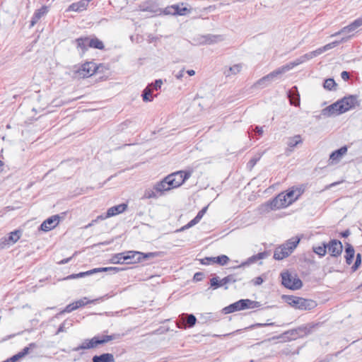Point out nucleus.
<instances>
[{
    "mask_svg": "<svg viewBox=\"0 0 362 362\" xmlns=\"http://www.w3.org/2000/svg\"><path fill=\"white\" fill-rule=\"evenodd\" d=\"M322 322H311L299 326L295 329L284 332L281 337L287 341L296 340L298 338H303L316 331L322 325Z\"/></svg>",
    "mask_w": 362,
    "mask_h": 362,
    "instance_id": "1",
    "label": "nucleus"
},
{
    "mask_svg": "<svg viewBox=\"0 0 362 362\" xmlns=\"http://www.w3.org/2000/svg\"><path fill=\"white\" fill-rule=\"evenodd\" d=\"M281 298L292 308L300 310H311L317 306L315 300L299 296L283 295Z\"/></svg>",
    "mask_w": 362,
    "mask_h": 362,
    "instance_id": "2",
    "label": "nucleus"
},
{
    "mask_svg": "<svg viewBox=\"0 0 362 362\" xmlns=\"http://www.w3.org/2000/svg\"><path fill=\"white\" fill-rule=\"evenodd\" d=\"M262 305L259 301L252 300L250 299H240L222 309V313L224 314H230L234 312L244 310L250 308H257Z\"/></svg>",
    "mask_w": 362,
    "mask_h": 362,
    "instance_id": "3",
    "label": "nucleus"
},
{
    "mask_svg": "<svg viewBox=\"0 0 362 362\" xmlns=\"http://www.w3.org/2000/svg\"><path fill=\"white\" fill-rule=\"evenodd\" d=\"M282 285L291 290H298L302 288L303 282L296 276H293L288 272H282L281 274Z\"/></svg>",
    "mask_w": 362,
    "mask_h": 362,
    "instance_id": "4",
    "label": "nucleus"
},
{
    "mask_svg": "<svg viewBox=\"0 0 362 362\" xmlns=\"http://www.w3.org/2000/svg\"><path fill=\"white\" fill-rule=\"evenodd\" d=\"M241 280L242 278L238 277L236 274H229L222 279H220L217 276H214L210 279V288L213 290H216L227 284L235 283Z\"/></svg>",
    "mask_w": 362,
    "mask_h": 362,
    "instance_id": "5",
    "label": "nucleus"
},
{
    "mask_svg": "<svg viewBox=\"0 0 362 362\" xmlns=\"http://www.w3.org/2000/svg\"><path fill=\"white\" fill-rule=\"evenodd\" d=\"M340 107V112L343 113L355 108L356 107L360 106V100L357 95H349L344 96L340 100H338Z\"/></svg>",
    "mask_w": 362,
    "mask_h": 362,
    "instance_id": "6",
    "label": "nucleus"
},
{
    "mask_svg": "<svg viewBox=\"0 0 362 362\" xmlns=\"http://www.w3.org/2000/svg\"><path fill=\"white\" fill-rule=\"evenodd\" d=\"M126 264H135L146 260L150 257L156 255V252L143 253L136 251L124 252Z\"/></svg>",
    "mask_w": 362,
    "mask_h": 362,
    "instance_id": "7",
    "label": "nucleus"
},
{
    "mask_svg": "<svg viewBox=\"0 0 362 362\" xmlns=\"http://www.w3.org/2000/svg\"><path fill=\"white\" fill-rule=\"evenodd\" d=\"M197 321V320L194 315L182 313L178 317L177 320V327L182 329L192 328L196 325Z\"/></svg>",
    "mask_w": 362,
    "mask_h": 362,
    "instance_id": "8",
    "label": "nucleus"
},
{
    "mask_svg": "<svg viewBox=\"0 0 362 362\" xmlns=\"http://www.w3.org/2000/svg\"><path fill=\"white\" fill-rule=\"evenodd\" d=\"M291 204V202H289L285 193L284 192L279 194L276 197L270 200L267 204V205L269 206L270 209L272 210L285 208Z\"/></svg>",
    "mask_w": 362,
    "mask_h": 362,
    "instance_id": "9",
    "label": "nucleus"
},
{
    "mask_svg": "<svg viewBox=\"0 0 362 362\" xmlns=\"http://www.w3.org/2000/svg\"><path fill=\"white\" fill-rule=\"evenodd\" d=\"M98 69L96 64L92 62H88L82 64L79 68L74 70L81 78H86L93 75Z\"/></svg>",
    "mask_w": 362,
    "mask_h": 362,
    "instance_id": "10",
    "label": "nucleus"
},
{
    "mask_svg": "<svg viewBox=\"0 0 362 362\" xmlns=\"http://www.w3.org/2000/svg\"><path fill=\"white\" fill-rule=\"evenodd\" d=\"M317 57L315 50L310 52L308 53H306L300 57L296 59L294 61L291 62L286 64L284 65L287 71H290L291 69H293L295 66L300 65L314 57Z\"/></svg>",
    "mask_w": 362,
    "mask_h": 362,
    "instance_id": "11",
    "label": "nucleus"
},
{
    "mask_svg": "<svg viewBox=\"0 0 362 362\" xmlns=\"http://www.w3.org/2000/svg\"><path fill=\"white\" fill-rule=\"evenodd\" d=\"M328 252L332 257H337L341 255L343 250V245L340 240L332 239L327 243Z\"/></svg>",
    "mask_w": 362,
    "mask_h": 362,
    "instance_id": "12",
    "label": "nucleus"
},
{
    "mask_svg": "<svg viewBox=\"0 0 362 362\" xmlns=\"http://www.w3.org/2000/svg\"><path fill=\"white\" fill-rule=\"evenodd\" d=\"M175 188H177L176 182L173 181V177L170 175H168L160 181V196Z\"/></svg>",
    "mask_w": 362,
    "mask_h": 362,
    "instance_id": "13",
    "label": "nucleus"
},
{
    "mask_svg": "<svg viewBox=\"0 0 362 362\" xmlns=\"http://www.w3.org/2000/svg\"><path fill=\"white\" fill-rule=\"evenodd\" d=\"M61 217L59 214L52 216L45 220L40 226V230L47 232L54 228L59 222Z\"/></svg>",
    "mask_w": 362,
    "mask_h": 362,
    "instance_id": "14",
    "label": "nucleus"
},
{
    "mask_svg": "<svg viewBox=\"0 0 362 362\" xmlns=\"http://www.w3.org/2000/svg\"><path fill=\"white\" fill-rule=\"evenodd\" d=\"M361 26H362V18H358L355 19L353 22H351L350 24H349L348 25L343 27L339 31L332 34L331 35V37L337 36V35H341L343 33H349L354 32Z\"/></svg>",
    "mask_w": 362,
    "mask_h": 362,
    "instance_id": "15",
    "label": "nucleus"
},
{
    "mask_svg": "<svg viewBox=\"0 0 362 362\" xmlns=\"http://www.w3.org/2000/svg\"><path fill=\"white\" fill-rule=\"evenodd\" d=\"M173 177V181L176 182L177 187L181 186L192 175L191 170H178L170 174Z\"/></svg>",
    "mask_w": 362,
    "mask_h": 362,
    "instance_id": "16",
    "label": "nucleus"
},
{
    "mask_svg": "<svg viewBox=\"0 0 362 362\" xmlns=\"http://www.w3.org/2000/svg\"><path fill=\"white\" fill-rule=\"evenodd\" d=\"M340 107L341 105L337 100V102L322 109L321 110V115H323V117L325 118L343 114L342 112H340Z\"/></svg>",
    "mask_w": 362,
    "mask_h": 362,
    "instance_id": "17",
    "label": "nucleus"
},
{
    "mask_svg": "<svg viewBox=\"0 0 362 362\" xmlns=\"http://www.w3.org/2000/svg\"><path fill=\"white\" fill-rule=\"evenodd\" d=\"M115 339V335H98L93 337L92 339L89 340V344L88 346H90L91 349L95 348L98 345L104 344L110 341H112Z\"/></svg>",
    "mask_w": 362,
    "mask_h": 362,
    "instance_id": "18",
    "label": "nucleus"
},
{
    "mask_svg": "<svg viewBox=\"0 0 362 362\" xmlns=\"http://www.w3.org/2000/svg\"><path fill=\"white\" fill-rule=\"evenodd\" d=\"M158 79H156L154 83L152 85H148L141 94L142 99L144 102H151L153 99V96L152 95L153 90H158Z\"/></svg>",
    "mask_w": 362,
    "mask_h": 362,
    "instance_id": "19",
    "label": "nucleus"
},
{
    "mask_svg": "<svg viewBox=\"0 0 362 362\" xmlns=\"http://www.w3.org/2000/svg\"><path fill=\"white\" fill-rule=\"evenodd\" d=\"M22 230L20 229L15 230L8 233V237H5L1 239L2 244H14L16 243L21 237Z\"/></svg>",
    "mask_w": 362,
    "mask_h": 362,
    "instance_id": "20",
    "label": "nucleus"
},
{
    "mask_svg": "<svg viewBox=\"0 0 362 362\" xmlns=\"http://www.w3.org/2000/svg\"><path fill=\"white\" fill-rule=\"evenodd\" d=\"M287 96L291 105L295 107L300 105V94L298 93V88L296 86H293L288 91Z\"/></svg>",
    "mask_w": 362,
    "mask_h": 362,
    "instance_id": "21",
    "label": "nucleus"
},
{
    "mask_svg": "<svg viewBox=\"0 0 362 362\" xmlns=\"http://www.w3.org/2000/svg\"><path fill=\"white\" fill-rule=\"evenodd\" d=\"M287 71L284 66V65L279 67L278 69L274 70L273 71L270 72L267 75L263 76V81H267L269 84L274 80L275 78L286 73Z\"/></svg>",
    "mask_w": 362,
    "mask_h": 362,
    "instance_id": "22",
    "label": "nucleus"
},
{
    "mask_svg": "<svg viewBox=\"0 0 362 362\" xmlns=\"http://www.w3.org/2000/svg\"><path fill=\"white\" fill-rule=\"evenodd\" d=\"M291 253H289L286 247L284 244L276 247L274 252V258L276 260H282L288 257Z\"/></svg>",
    "mask_w": 362,
    "mask_h": 362,
    "instance_id": "23",
    "label": "nucleus"
},
{
    "mask_svg": "<svg viewBox=\"0 0 362 362\" xmlns=\"http://www.w3.org/2000/svg\"><path fill=\"white\" fill-rule=\"evenodd\" d=\"M47 12L48 7L46 6H42L40 8L37 9L32 17L29 28H33L38 22V21Z\"/></svg>",
    "mask_w": 362,
    "mask_h": 362,
    "instance_id": "24",
    "label": "nucleus"
},
{
    "mask_svg": "<svg viewBox=\"0 0 362 362\" xmlns=\"http://www.w3.org/2000/svg\"><path fill=\"white\" fill-rule=\"evenodd\" d=\"M347 146H343L339 149H337L331 153L329 155V160L332 161V163H338L342 156L346 154L347 152Z\"/></svg>",
    "mask_w": 362,
    "mask_h": 362,
    "instance_id": "25",
    "label": "nucleus"
},
{
    "mask_svg": "<svg viewBox=\"0 0 362 362\" xmlns=\"http://www.w3.org/2000/svg\"><path fill=\"white\" fill-rule=\"evenodd\" d=\"M91 0H81L78 2L71 4L67 8L68 11L81 12L86 10L89 2Z\"/></svg>",
    "mask_w": 362,
    "mask_h": 362,
    "instance_id": "26",
    "label": "nucleus"
},
{
    "mask_svg": "<svg viewBox=\"0 0 362 362\" xmlns=\"http://www.w3.org/2000/svg\"><path fill=\"white\" fill-rule=\"evenodd\" d=\"M303 143V139L300 134L295 135L293 136L288 137L286 141V144L288 148L286 150V152H292L294 148Z\"/></svg>",
    "mask_w": 362,
    "mask_h": 362,
    "instance_id": "27",
    "label": "nucleus"
},
{
    "mask_svg": "<svg viewBox=\"0 0 362 362\" xmlns=\"http://www.w3.org/2000/svg\"><path fill=\"white\" fill-rule=\"evenodd\" d=\"M127 208V204H120L109 208L105 214V217H112L124 212Z\"/></svg>",
    "mask_w": 362,
    "mask_h": 362,
    "instance_id": "28",
    "label": "nucleus"
},
{
    "mask_svg": "<svg viewBox=\"0 0 362 362\" xmlns=\"http://www.w3.org/2000/svg\"><path fill=\"white\" fill-rule=\"evenodd\" d=\"M202 43L211 45L223 40V37L221 35L207 34L202 36Z\"/></svg>",
    "mask_w": 362,
    "mask_h": 362,
    "instance_id": "29",
    "label": "nucleus"
},
{
    "mask_svg": "<svg viewBox=\"0 0 362 362\" xmlns=\"http://www.w3.org/2000/svg\"><path fill=\"white\" fill-rule=\"evenodd\" d=\"M355 255V250L354 247L350 244L346 243L345 245V255L344 258L346 263L350 265L354 260Z\"/></svg>",
    "mask_w": 362,
    "mask_h": 362,
    "instance_id": "30",
    "label": "nucleus"
},
{
    "mask_svg": "<svg viewBox=\"0 0 362 362\" xmlns=\"http://www.w3.org/2000/svg\"><path fill=\"white\" fill-rule=\"evenodd\" d=\"M185 4L182 2L177 4H173L174 16H186L190 13L191 9L185 6Z\"/></svg>",
    "mask_w": 362,
    "mask_h": 362,
    "instance_id": "31",
    "label": "nucleus"
},
{
    "mask_svg": "<svg viewBox=\"0 0 362 362\" xmlns=\"http://www.w3.org/2000/svg\"><path fill=\"white\" fill-rule=\"evenodd\" d=\"M300 238L298 236L292 237L287 240L284 243L285 247H287L289 253H292L299 244Z\"/></svg>",
    "mask_w": 362,
    "mask_h": 362,
    "instance_id": "32",
    "label": "nucleus"
},
{
    "mask_svg": "<svg viewBox=\"0 0 362 362\" xmlns=\"http://www.w3.org/2000/svg\"><path fill=\"white\" fill-rule=\"evenodd\" d=\"M92 362H115V358L112 354L105 353L99 356H94Z\"/></svg>",
    "mask_w": 362,
    "mask_h": 362,
    "instance_id": "33",
    "label": "nucleus"
},
{
    "mask_svg": "<svg viewBox=\"0 0 362 362\" xmlns=\"http://www.w3.org/2000/svg\"><path fill=\"white\" fill-rule=\"evenodd\" d=\"M158 193V182L154 184L153 188H148L145 190L143 196L144 199H151L156 197Z\"/></svg>",
    "mask_w": 362,
    "mask_h": 362,
    "instance_id": "34",
    "label": "nucleus"
},
{
    "mask_svg": "<svg viewBox=\"0 0 362 362\" xmlns=\"http://www.w3.org/2000/svg\"><path fill=\"white\" fill-rule=\"evenodd\" d=\"M95 273H96V270L95 269H93L88 270L87 272H79L78 274H73L69 275L66 277H65L64 279V280H69V279L82 278V277H85L86 276H89L91 274H95Z\"/></svg>",
    "mask_w": 362,
    "mask_h": 362,
    "instance_id": "35",
    "label": "nucleus"
},
{
    "mask_svg": "<svg viewBox=\"0 0 362 362\" xmlns=\"http://www.w3.org/2000/svg\"><path fill=\"white\" fill-rule=\"evenodd\" d=\"M88 40L89 37H79L75 40V42L76 44L77 48H80L83 52L87 50L88 47Z\"/></svg>",
    "mask_w": 362,
    "mask_h": 362,
    "instance_id": "36",
    "label": "nucleus"
},
{
    "mask_svg": "<svg viewBox=\"0 0 362 362\" xmlns=\"http://www.w3.org/2000/svg\"><path fill=\"white\" fill-rule=\"evenodd\" d=\"M88 47L95 48V49H100V50L104 49V48H105L103 42L97 37H94L92 39L89 38Z\"/></svg>",
    "mask_w": 362,
    "mask_h": 362,
    "instance_id": "37",
    "label": "nucleus"
},
{
    "mask_svg": "<svg viewBox=\"0 0 362 362\" xmlns=\"http://www.w3.org/2000/svg\"><path fill=\"white\" fill-rule=\"evenodd\" d=\"M124 254H125L124 252L117 253V254H115L111 257L110 262L112 264H123V263H126L125 255Z\"/></svg>",
    "mask_w": 362,
    "mask_h": 362,
    "instance_id": "38",
    "label": "nucleus"
},
{
    "mask_svg": "<svg viewBox=\"0 0 362 362\" xmlns=\"http://www.w3.org/2000/svg\"><path fill=\"white\" fill-rule=\"evenodd\" d=\"M337 46V42H335V41H333L330 43L325 45V46L317 48V49H315V52H316L317 55L319 56L321 54H322L323 52H325L327 50H329L332 48H334Z\"/></svg>",
    "mask_w": 362,
    "mask_h": 362,
    "instance_id": "39",
    "label": "nucleus"
},
{
    "mask_svg": "<svg viewBox=\"0 0 362 362\" xmlns=\"http://www.w3.org/2000/svg\"><path fill=\"white\" fill-rule=\"evenodd\" d=\"M327 243H323L322 245L313 247V250L315 253L318 255L320 257H324L327 252Z\"/></svg>",
    "mask_w": 362,
    "mask_h": 362,
    "instance_id": "40",
    "label": "nucleus"
},
{
    "mask_svg": "<svg viewBox=\"0 0 362 362\" xmlns=\"http://www.w3.org/2000/svg\"><path fill=\"white\" fill-rule=\"evenodd\" d=\"M214 263L219 265H226L229 262V257L225 255H221L218 257H214Z\"/></svg>",
    "mask_w": 362,
    "mask_h": 362,
    "instance_id": "41",
    "label": "nucleus"
},
{
    "mask_svg": "<svg viewBox=\"0 0 362 362\" xmlns=\"http://www.w3.org/2000/svg\"><path fill=\"white\" fill-rule=\"evenodd\" d=\"M336 86L335 81L332 78L325 79L323 83V87L329 90H332Z\"/></svg>",
    "mask_w": 362,
    "mask_h": 362,
    "instance_id": "42",
    "label": "nucleus"
},
{
    "mask_svg": "<svg viewBox=\"0 0 362 362\" xmlns=\"http://www.w3.org/2000/svg\"><path fill=\"white\" fill-rule=\"evenodd\" d=\"M291 188L296 193L295 199H298L305 192V186L304 185H300L298 186H293Z\"/></svg>",
    "mask_w": 362,
    "mask_h": 362,
    "instance_id": "43",
    "label": "nucleus"
},
{
    "mask_svg": "<svg viewBox=\"0 0 362 362\" xmlns=\"http://www.w3.org/2000/svg\"><path fill=\"white\" fill-rule=\"evenodd\" d=\"M95 269L96 270V273L103 272H107V271H112L115 273H116V272H118L119 271L123 270V269H122V268L113 267L95 268Z\"/></svg>",
    "mask_w": 362,
    "mask_h": 362,
    "instance_id": "44",
    "label": "nucleus"
},
{
    "mask_svg": "<svg viewBox=\"0 0 362 362\" xmlns=\"http://www.w3.org/2000/svg\"><path fill=\"white\" fill-rule=\"evenodd\" d=\"M284 193L289 202H291V204L297 200L295 199L296 193L291 187L288 188Z\"/></svg>",
    "mask_w": 362,
    "mask_h": 362,
    "instance_id": "45",
    "label": "nucleus"
},
{
    "mask_svg": "<svg viewBox=\"0 0 362 362\" xmlns=\"http://www.w3.org/2000/svg\"><path fill=\"white\" fill-rule=\"evenodd\" d=\"M257 261V259L256 258L255 255H252L251 257H250L249 258H247V259L243 262H242L240 265H238L237 267V268H241V267H244L245 266H248L251 264H253L255 262H256Z\"/></svg>",
    "mask_w": 362,
    "mask_h": 362,
    "instance_id": "46",
    "label": "nucleus"
},
{
    "mask_svg": "<svg viewBox=\"0 0 362 362\" xmlns=\"http://www.w3.org/2000/svg\"><path fill=\"white\" fill-rule=\"evenodd\" d=\"M361 264V255L360 253H357L356 256L355 262L351 267L352 272H356Z\"/></svg>",
    "mask_w": 362,
    "mask_h": 362,
    "instance_id": "47",
    "label": "nucleus"
},
{
    "mask_svg": "<svg viewBox=\"0 0 362 362\" xmlns=\"http://www.w3.org/2000/svg\"><path fill=\"white\" fill-rule=\"evenodd\" d=\"M269 326H276L275 322H266V323H256L254 325H250L247 329H252L257 327H269Z\"/></svg>",
    "mask_w": 362,
    "mask_h": 362,
    "instance_id": "48",
    "label": "nucleus"
},
{
    "mask_svg": "<svg viewBox=\"0 0 362 362\" xmlns=\"http://www.w3.org/2000/svg\"><path fill=\"white\" fill-rule=\"evenodd\" d=\"M89 340L90 339H85L81 345H79L77 347L74 348L73 351H78L81 350V349H91L90 346H88V345H90Z\"/></svg>",
    "mask_w": 362,
    "mask_h": 362,
    "instance_id": "49",
    "label": "nucleus"
},
{
    "mask_svg": "<svg viewBox=\"0 0 362 362\" xmlns=\"http://www.w3.org/2000/svg\"><path fill=\"white\" fill-rule=\"evenodd\" d=\"M260 158V156L252 158L247 163V168L252 170L254 168V166L257 164V163L259 160Z\"/></svg>",
    "mask_w": 362,
    "mask_h": 362,
    "instance_id": "50",
    "label": "nucleus"
},
{
    "mask_svg": "<svg viewBox=\"0 0 362 362\" xmlns=\"http://www.w3.org/2000/svg\"><path fill=\"white\" fill-rule=\"evenodd\" d=\"M86 299H87L86 298H83L76 300L74 303L75 305L78 306V308H79L81 307H83V306L88 304V303L94 302V300H86Z\"/></svg>",
    "mask_w": 362,
    "mask_h": 362,
    "instance_id": "51",
    "label": "nucleus"
},
{
    "mask_svg": "<svg viewBox=\"0 0 362 362\" xmlns=\"http://www.w3.org/2000/svg\"><path fill=\"white\" fill-rule=\"evenodd\" d=\"M160 14H163V15H166V16H168V15L174 16L173 5H170V6L165 7L163 11H161L160 9Z\"/></svg>",
    "mask_w": 362,
    "mask_h": 362,
    "instance_id": "52",
    "label": "nucleus"
},
{
    "mask_svg": "<svg viewBox=\"0 0 362 362\" xmlns=\"http://www.w3.org/2000/svg\"><path fill=\"white\" fill-rule=\"evenodd\" d=\"M198 223H199V221L194 217L187 224H186L185 226H182L179 230L180 231H183V230H185L186 229H188V228L194 226V225H196Z\"/></svg>",
    "mask_w": 362,
    "mask_h": 362,
    "instance_id": "53",
    "label": "nucleus"
},
{
    "mask_svg": "<svg viewBox=\"0 0 362 362\" xmlns=\"http://www.w3.org/2000/svg\"><path fill=\"white\" fill-rule=\"evenodd\" d=\"M76 309H78V306H76L74 303H72L67 305L65 307V308L62 311L60 312L59 314H62L64 313H71Z\"/></svg>",
    "mask_w": 362,
    "mask_h": 362,
    "instance_id": "54",
    "label": "nucleus"
},
{
    "mask_svg": "<svg viewBox=\"0 0 362 362\" xmlns=\"http://www.w3.org/2000/svg\"><path fill=\"white\" fill-rule=\"evenodd\" d=\"M37 347V344L35 343H30L28 346L23 348L21 352L25 356H26L30 349H35Z\"/></svg>",
    "mask_w": 362,
    "mask_h": 362,
    "instance_id": "55",
    "label": "nucleus"
},
{
    "mask_svg": "<svg viewBox=\"0 0 362 362\" xmlns=\"http://www.w3.org/2000/svg\"><path fill=\"white\" fill-rule=\"evenodd\" d=\"M71 325V323L70 322H68L67 320L64 321L59 327L57 333L63 332H65L66 329Z\"/></svg>",
    "mask_w": 362,
    "mask_h": 362,
    "instance_id": "56",
    "label": "nucleus"
},
{
    "mask_svg": "<svg viewBox=\"0 0 362 362\" xmlns=\"http://www.w3.org/2000/svg\"><path fill=\"white\" fill-rule=\"evenodd\" d=\"M206 315L207 316L206 317L205 322H206L207 320H210V321H218V320L219 316H218V314H217V313H206Z\"/></svg>",
    "mask_w": 362,
    "mask_h": 362,
    "instance_id": "57",
    "label": "nucleus"
},
{
    "mask_svg": "<svg viewBox=\"0 0 362 362\" xmlns=\"http://www.w3.org/2000/svg\"><path fill=\"white\" fill-rule=\"evenodd\" d=\"M200 262L202 264L209 265L214 264V257H206L203 259H201Z\"/></svg>",
    "mask_w": 362,
    "mask_h": 362,
    "instance_id": "58",
    "label": "nucleus"
},
{
    "mask_svg": "<svg viewBox=\"0 0 362 362\" xmlns=\"http://www.w3.org/2000/svg\"><path fill=\"white\" fill-rule=\"evenodd\" d=\"M255 255L256 258L257 259V260H259V259H263L267 258L269 255V253L267 251H264V252H259Z\"/></svg>",
    "mask_w": 362,
    "mask_h": 362,
    "instance_id": "59",
    "label": "nucleus"
},
{
    "mask_svg": "<svg viewBox=\"0 0 362 362\" xmlns=\"http://www.w3.org/2000/svg\"><path fill=\"white\" fill-rule=\"evenodd\" d=\"M158 6L156 5V6H144L143 8H141L142 11H150L151 13H154V12H156L158 11Z\"/></svg>",
    "mask_w": 362,
    "mask_h": 362,
    "instance_id": "60",
    "label": "nucleus"
},
{
    "mask_svg": "<svg viewBox=\"0 0 362 362\" xmlns=\"http://www.w3.org/2000/svg\"><path fill=\"white\" fill-rule=\"evenodd\" d=\"M23 357H24V355L20 351L18 354L10 357L9 358L11 362H16Z\"/></svg>",
    "mask_w": 362,
    "mask_h": 362,
    "instance_id": "61",
    "label": "nucleus"
},
{
    "mask_svg": "<svg viewBox=\"0 0 362 362\" xmlns=\"http://www.w3.org/2000/svg\"><path fill=\"white\" fill-rule=\"evenodd\" d=\"M23 357H24V355L20 351L18 354L10 357L9 358L11 362H16Z\"/></svg>",
    "mask_w": 362,
    "mask_h": 362,
    "instance_id": "62",
    "label": "nucleus"
},
{
    "mask_svg": "<svg viewBox=\"0 0 362 362\" xmlns=\"http://www.w3.org/2000/svg\"><path fill=\"white\" fill-rule=\"evenodd\" d=\"M23 357H24V355L20 351L18 354L10 357L9 358L11 362H16Z\"/></svg>",
    "mask_w": 362,
    "mask_h": 362,
    "instance_id": "63",
    "label": "nucleus"
},
{
    "mask_svg": "<svg viewBox=\"0 0 362 362\" xmlns=\"http://www.w3.org/2000/svg\"><path fill=\"white\" fill-rule=\"evenodd\" d=\"M206 210H207V206H205L204 207L203 209H202L197 214V216H195V218L199 221V222L200 221V220L202 218L203 216L205 214V213L206 212Z\"/></svg>",
    "mask_w": 362,
    "mask_h": 362,
    "instance_id": "64",
    "label": "nucleus"
}]
</instances>
